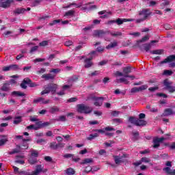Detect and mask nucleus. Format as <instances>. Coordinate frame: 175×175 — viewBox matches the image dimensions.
<instances>
[{
  "label": "nucleus",
  "mask_w": 175,
  "mask_h": 175,
  "mask_svg": "<svg viewBox=\"0 0 175 175\" xmlns=\"http://www.w3.org/2000/svg\"><path fill=\"white\" fill-rule=\"evenodd\" d=\"M132 133L134 139H135V140H139V131H133Z\"/></svg>",
  "instance_id": "864d4df0"
},
{
  "label": "nucleus",
  "mask_w": 175,
  "mask_h": 175,
  "mask_svg": "<svg viewBox=\"0 0 175 175\" xmlns=\"http://www.w3.org/2000/svg\"><path fill=\"white\" fill-rule=\"evenodd\" d=\"M92 162H94V160L92 159H85L81 163V165H85L87 163H92Z\"/></svg>",
  "instance_id": "72a5a7b5"
},
{
  "label": "nucleus",
  "mask_w": 175,
  "mask_h": 175,
  "mask_svg": "<svg viewBox=\"0 0 175 175\" xmlns=\"http://www.w3.org/2000/svg\"><path fill=\"white\" fill-rule=\"evenodd\" d=\"M23 122V117L22 116H16L14 118V120L13 122V124L15 125H18V124Z\"/></svg>",
  "instance_id": "bb28decb"
},
{
  "label": "nucleus",
  "mask_w": 175,
  "mask_h": 175,
  "mask_svg": "<svg viewBox=\"0 0 175 175\" xmlns=\"http://www.w3.org/2000/svg\"><path fill=\"white\" fill-rule=\"evenodd\" d=\"M157 96H160V97H163V98H167V95L163 93H157Z\"/></svg>",
  "instance_id": "338daca9"
},
{
  "label": "nucleus",
  "mask_w": 175,
  "mask_h": 175,
  "mask_svg": "<svg viewBox=\"0 0 175 175\" xmlns=\"http://www.w3.org/2000/svg\"><path fill=\"white\" fill-rule=\"evenodd\" d=\"M163 170H164L167 174L173 175V170H172V169H170L169 167H165Z\"/></svg>",
  "instance_id": "58836bf2"
},
{
  "label": "nucleus",
  "mask_w": 175,
  "mask_h": 175,
  "mask_svg": "<svg viewBox=\"0 0 175 175\" xmlns=\"http://www.w3.org/2000/svg\"><path fill=\"white\" fill-rule=\"evenodd\" d=\"M163 75H164L165 76H172V75H173V71L170 70H165Z\"/></svg>",
  "instance_id": "79ce46f5"
},
{
  "label": "nucleus",
  "mask_w": 175,
  "mask_h": 175,
  "mask_svg": "<svg viewBox=\"0 0 175 175\" xmlns=\"http://www.w3.org/2000/svg\"><path fill=\"white\" fill-rule=\"evenodd\" d=\"M92 99H93V100H95L94 105V106L96 107H100L102 106V105H103V100H105L104 97H96V96H93L92 97Z\"/></svg>",
  "instance_id": "423d86ee"
},
{
  "label": "nucleus",
  "mask_w": 175,
  "mask_h": 175,
  "mask_svg": "<svg viewBox=\"0 0 175 175\" xmlns=\"http://www.w3.org/2000/svg\"><path fill=\"white\" fill-rule=\"evenodd\" d=\"M163 49H158V50H154V51H150V54H153V55H161V54H162L163 53Z\"/></svg>",
  "instance_id": "473e14b6"
},
{
  "label": "nucleus",
  "mask_w": 175,
  "mask_h": 175,
  "mask_svg": "<svg viewBox=\"0 0 175 175\" xmlns=\"http://www.w3.org/2000/svg\"><path fill=\"white\" fill-rule=\"evenodd\" d=\"M61 23V20L59 19H55V20H53L51 23H49V25L51 27H53V25H55V24H58Z\"/></svg>",
  "instance_id": "a18cd8bd"
},
{
  "label": "nucleus",
  "mask_w": 175,
  "mask_h": 175,
  "mask_svg": "<svg viewBox=\"0 0 175 175\" xmlns=\"http://www.w3.org/2000/svg\"><path fill=\"white\" fill-rule=\"evenodd\" d=\"M147 125V121L143 119H137V122H135L136 126H146Z\"/></svg>",
  "instance_id": "a211bd4d"
},
{
  "label": "nucleus",
  "mask_w": 175,
  "mask_h": 175,
  "mask_svg": "<svg viewBox=\"0 0 175 175\" xmlns=\"http://www.w3.org/2000/svg\"><path fill=\"white\" fill-rule=\"evenodd\" d=\"M98 133L90 134L89 137H88V140H92V139H95V137H98Z\"/></svg>",
  "instance_id": "49530a36"
},
{
  "label": "nucleus",
  "mask_w": 175,
  "mask_h": 175,
  "mask_svg": "<svg viewBox=\"0 0 175 175\" xmlns=\"http://www.w3.org/2000/svg\"><path fill=\"white\" fill-rule=\"evenodd\" d=\"M129 122H131V124H133L134 125H136V122L137 121V119H136L135 117L133 116H131L129 119Z\"/></svg>",
  "instance_id": "ea45409f"
},
{
  "label": "nucleus",
  "mask_w": 175,
  "mask_h": 175,
  "mask_svg": "<svg viewBox=\"0 0 175 175\" xmlns=\"http://www.w3.org/2000/svg\"><path fill=\"white\" fill-rule=\"evenodd\" d=\"M29 81H31V79L25 78L21 83V88H23V90H27V84L28 85Z\"/></svg>",
  "instance_id": "6ab92c4d"
},
{
  "label": "nucleus",
  "mask_w": 175,
  "mask_h": 175,
  "mask_svg": "<svg viewBox=\"0 0 175 175\" xmlns=\"http://www.w3.org/2000/svg\"><path fill=\"white\" fill-rule=\"evenodd\" d=\"M167 91H168L170 94H173V92H175V86H172V85L166 89Z\"/></svg>",
  "instance_id": "de8ad7c7"
},
{
  "label": "nucleus",
  "mask_w": 175,
  "mask_h": 175,
  "mask_svg": "<svg viewBox=\"0 0 175 175\" xmlns=\"http://www.w3.org/2000/svg\"><path fill=\"white\" fill-rule=\"evenodd\" d=\"M31 157L38 158V157H39V152H38L36 150H31Z\"/></svg>",
  "instance_id": "f704fd0d"
},
{
  "label": "nucleus",
  "mask_w": 175,
  "mask_h": 175,
  "mask_svg": "<svg viewBox=\"0 0 175 175\" xmlns=\"http://www.w3.org/2000/svg\"><path fill=\"white\" fill-rule=\"evenodd\" d=\"M28 85L31 88H33L35 87H38L39 85L35 82H32V80L30 79V81L28 83Z\"/></svg>",
  "instance_id": "e433bc0d"
},
{
  "label": "nucleus",
  "mask_w": 175,
  "mask_h": 175,
  "mask_svg": "<svg viewBox=\"0 0 175 175\" xmlns=\"http://www.w3.org/2000/svg\"><path fill=\"white\" fill-rule=\"evenodd\" d=\"M38 102L43 103V105H47V103H50V100H45L44 98L42 97H39L38 98L33 100V103H38Z\"/></svg>",
  "instance_id": "aec40b11"
},
{
  "label": "nucleus",
  "mask_w": 175,
  "mask_h": 175,
  "mask_svg": "<svg viewBox=\"0 0 175 175\" xmlns=\"http://www.w3.org/2000/svg\"><path fill=\"white\" fill-rule=\"evenodd\" d=\"M50 148H52V150H57V142H51Z\"/></svg>",
  "instance_id": "09e8293b"
},
{
  "label": "nucleus",
  "mask_w": 175,
  "mask_h": 175,
  "mask_svg": "<svg viewBox=\"0 0 175 175\" xmlns=\"http://www.w3.org/2000/svg\"><path fill=\"white\" fill-rule=\"evenodd\" d=\"M39 122L41 128H44V126H49V125H50V122H44L43 123L42 121H39Z\"/></svg>",
  "instance_id": "c03bdc74"
},
{
  "label": "nucleus",
  "mask_w": 175,
  "mask_h": 175,
  "mask_svg": "<svg viewBox=\"0 0 175 175\" xmlns=\"http://www.w3.org/2000/svg\"><path fill=\"white\" fill-rule=\"evenodd\" d=\"M36 126H34V131H38V129H40L42 126H40V122H36Z\"/></svg>",
  "instance_id": "13d9d810"
},
{
  "label": "nucleus",
  "mask_w": 175,
  "mask_h": 175,
  "mask_svg": "<svg viewBox=\"0 0 175 175\" xmlns=\"http://www.w3.org/2000/svg\"><path fill=\"white\" fill-rule=\"evenodd\" d=\"M157 90H159V87L155 86V87H151L148 88V90L150 91V92H155Z\"/></svg>",
  "instance_id": "4d7b16f0"
},
{
  "label": "nucleus",
  "mask_w": 175,
  "mask_h": 175,
  "mask_svg": "<svg viewBox=\"0 0 175 175\" xmlns=\"http://www.w3.org/2000/svg\"><path fill=\"white\" fill-rule=\"evenodd\" d=\"M75 10H69L65 13L64 17H73V16H75Z\"/></svg>",
  "instance_id": "2f4dec72"
},
{
  "label": "nucleus",
  "mask_w": 175,
  "mask_h": 175,
  "mask_svg": "<svg viewBox=\"0 0 175 175\" xmlns=\"http://www.w3.org/2000/svg\"><path fill=\"white\" fill-rule=\"evenodd\" d=\"M73 157H75V154H70V153H68V154H66L64 155V158H66V159H69V158H73Z\"/></svg>",
  "instance_id": "052dcab7"
},
{
  "label": "nucleus",
  "mask_w": 175,
  "mask_h": 175,
  "mask_svg": "<svg viewBox=\"0 0 175 175\" xmlns=\"http://www.w3.org/2000/svg\"><path fill=\"white\" fill-rule=\"evenodd\" d=\"M40 3V1L39 0H36L34 1L32 4H31V8H35V6H38Z\"/></svg>",
  "instance_id": "e2e57ef3"
},
{
  "label": "nucleus",
  "mask_w": 175,
  "mask_h": 175,
  "mask_svg": "<svg viewBox=\"0 0 175 175\" xmlns=\"http://www.w3.org/2000/svg\"><path fill=\"white\" fill-rule=\"evenodd\" d=\"M17 69H18V66L17 64H11L3 67V72H9V70H16Z\"/></svg>",
  "instance_id": "1a4fd4ad"
},
{
  "label": "nucleus",
  "mask_w": 175,
  "mask_h": 175,
  "mask_svg": "<svg viewBox=\"0 0 175 175\" xmlns=\"http://www.w3.org/2000/svg\"><path fill=\"white\" fill-rule=\"evenodd\" d=\"M92 3H94V2H89L85 3L81 9V10H89V5H92Z\"/></svg>",
  "instance_id": "4c0bfd02"
},
{
  "label": "nucleus",
  "mask_w": 175,
  "mask_h": 175,
  "mask_svg": "<svg viewBox=\"0 0 175 175\" xmlns=\"http://www.w3.org/2000/svg\"><path fill=\"white\" fill-rule=\"evenodd\" d=\"M173 114H174V111H173V109L170 108H167L164 110V112L163 113V117H167Z\"/></svg>",
  "instance_id": "f3484780"
},
{
  "label": "nucleus",
  "mask_w": 175,
  "mask_h": 175,
  "mask_svg": "<svg viewBox=\"0 0 175 175\" xmlns=\"http://www.w3.org/2000/svg\"><path fill=\"white\" fill-rule=\"evenodd\" d=\"M141 163H150L151 166H152V164L151 163V159H150L148 157H142L141 159Z\"/></svg>",
  "instance_id": "c85d7f7f"
},
{
  "label": "nucleus",
  "mask_w": 175,
  "mask_h": 175,
  "mask_svg": "<svg viewBox=\"0 0 175 175\" xmlns=\"http://www.w3.org/2000/svg\"><path fill=\"white\" fill-rule=\"evenodd\" d=\"M65 174L67 175H75L76 173V171L75 170V169L72 168V167H69L67 168L65 171H64Z\"/></svg>",
  "instance_id": "b1692460"
},
{
  "label": "nucleus",
  "mask_w": 175,
  "mask_h": 175,
  "mask_svg": "<svg viewBox=\"0 0 175 175\" xmlns=\"http://www.w3.org/2000/svg\"><path fill=\"white\" fill-rule=\"evenodd\" d=\"M43 167L44 166L42 165H38L36 166V170L33 171L31 172V174L33 175H38L41 173V172H43Z\"/></svg>",
  "instance_id": "ddd939ff"
},
{
  "label": "nucleus",
  "mask_w": 175,
  "mask_h": 175,
  "mask_svg": "<svg viewBox=\"0 0 175 175\" xmlns=\"http://www.w3.org/2000/svg\"><path fill=\"white\" fill-rule=\"evenodd\" d=\"M48 45H49V41L47 40H44L39 43V46H40L41 47H45V46H48Z\"/></svg>",
  "instance_id": "8fccbe9b"
},
{
  "label": "nucleus",
  "mask_w": 175,
  "mask_h": 175,
  "mask_svg": "<svg viewBox=\"0 0 175 175\" xmlns=\"http://www.w3.org/2000/svg\"><path fill=\"white\" fill-rule=\"evenodd\" d=\"M18 174L20 175H33L31 172H27L26 171H20L18 172Z\"/></svg>",
  "instance_id": "6e6d98bb"
},
{
  "label": "nucleus",
  "mask_w": 175,
  "mask_h": 175,
  "mask_svg": "<svg viewBox=\"0 0 175 175\" xmlns=\"http://www.w3.org/2000/svg\"><path fill=\"white\" fill-rule=\"evenodd\" d=\"M90 172H92V167L88 165L85 167V170L83 171V173H90Z\"/></svg>",
  "instance_id": "603ef678"
},
{
  "label": "nucleus",
  "mask_w": 175,
  "mask_h": 175,
  "mask_svg": "<svg viewBox=\"0 0 175 175\" xmlns=\"http://www.w3.org/2000/svg\"><path fill=\"white\" fill-rule=\"evenodd\" d=\"M129 73H132V67L131 66H126L123 68V76L125 77V76H129Z\"/></svg>",
  "instance_id": "412c9836"
},
{
  "label": "nucleus",
  "mask_w": 175,
  "mask_h": 175,
  "mask_svg": "<svg viewBox=\"0 0 175 175\" xmlns=\"http://www.w3.org/2000/svg\"><path fill=\"white\" fill-rule=\"evenodd\" d=\"M175 61V55H170V56L167 57L163 61L161 62V64H167V62H173Z\"/></svg>",
  "instance_id": "4468645a"
},
{
  "label": "nucleus",
  "mask_w": 175,
  "mask_h": 175,
  "mask_svg": "<svg viewBox=\"0 0 175 175\" xmlns=\"http://www.w3.org/2000/svg\"><path fill=\"white\" fill-rule=\"evenodd\" d=\"M152 43H158V40H154L150 41V43H146L143 45L144 50H145V51H146V53L150 51V49H151V47L152 46Z\"/></svg>",
  "instance_id": "9d476101"
},
{
  "label": "nucleus",
  "mask_w": 175,
  "mask_h": 175,
  "mask_svg": "<svg viewBox=\"0 0 175 175\" xmlns=\"http://www.w3.org/2000/svg\"><path fill=\"white\" fill-rule=\"evenodd\" d=\"M148 39H150V37L148 36H145L139 40V42L140 43H143V42H146Z\"/></svg>",
  "instance_id": "0e129e2a"
},
{
  "label": "nucleus",
  "mask_w": 175,
  "mask_h": 175,
  "mask_svg": "<svg viewBox=\"0 0 175 175\" xmlns=\"http://www.w3.org/2000/svg\"><path fill=\"white\" fill-rule=\"evenodd\" d=\"M14 0H4V1L0 2V8H3L6 9V8L10 7L11 3H12Z\"/></svg>",
  "instance_id": "9b49d317"
},
{
  "label": "nucleus",
  "mask_w": 175,
  "mask_h": 175,
  "mask_svg": "<svg viewBox=\"0 0 175 175\" xmlns=\"http://www.w3.org/2000/svg\"><path fill=\"white\" fill-rule=\"evenodd\" d=\"M113 158L114 159V162H115L116 165H120L121 163H124V160H122L121 156L113 155Z\"/></svg>",
  "instance_id": "dca6fc26"
},
{
  "label": "nucleus",
  "mask_w": 175,
  "mask_h": 175,
  "mask_svg": "<svg viewBox=\"0 0 175 175\" xmlns=\"http://www.w3.org/2000/svg\"><path fill=\"white\" fill-rule=\"evenodd\" d=\"M11 95L14 96H25V93H23L20 91H14L11 93Z\"/></svg>",
  "instance_id": "cd10ccee"
},
{
  "label": "nucleus",
  "mask_w": 175,
  "mask_h": 175,
  "mask_svg": "<svg viewBox=\"0 0 175 175\" xmlns=\"http://www.w3.org/2000/svg\"><path fill=\"white\" fill-rule=\"evenodd\" d=\"M139 16H143V17L136 19L135 23H137V24H140V23H143V21L147 20V18L151 16V12H150L148 9H144L139 12Z\"/></svg>",
  "instance_id": "f03ea898"
},
{
  "label": "nucleus",
  "mask_w": 175,
  "mask_h": 175,
  "mask_svg": "<svg viewBox=\"0 0 175 175\" xmlns=\"http://www.w3.org/2000/svg\"><path fill=\"white\" fill-rule=\"evenodd\" d=\"M55 77V75H53L52 74H44L42 76V79H44V80H53Z\"/></svg>",
  "instance_id": "4be33fe9"
},
{
  "label": "nucleus",
  "mask_w": 175,
  "mask_h": 175,
  "mask_svg": "<svg viewBox=\"0 0 175 175\" xmlns=\"http://www.w3.org/2000/svg\"><path fill=\"white\" fill-rule=\"evenodd\" d=\"M77 109L78 113H84L85 114H90V113L92 111V108L84 104L77 105Z\"/></svg>",
  "instance_id": "7ed1b4c3"
},
{
  "label": "nucleus",
  "mask_w": 175,
  "mask_h": 175,
  "mask_svg": "<svg viewBox=\"0 0 175 175\" xmlns=\"http://www.w3.org/2000/svg\"><path fill=\"white\" fill-rule=\"evenodd\" d=\"M120 114V111H113L111 113V115L112 117H118V115Z\"/></svg>",
  "instance_id": "69168bd1"
},
{
  "label": "nucleus",
  "mask_w": 175,
  "mask_h": 175,
  "mask_svg": "<svg viewBox=\"0 0 175 175\" xmlns=\"http://www.w3.org/2000/svg\"><path fill=\"white\" fill-rule=\"evenodd\" d=\"M133 21L132 18H117L116 20H111L108 21V24H117L118 25H122L124 23Z\"/></svg>",
  "instance_id": "20e7f679"
},
{
  "label": "nucleus",
  "mask_w": 175,
  "mask_h": 175,
  "mask_svg": "<svg viewBox=\"0 0 175 175\" xmlns=\"http://www.w3.org/2000/svg\"><path fill=\"white\" fill-rule=\"evenodd\" d=\"M84 64H85L84 66L86 69H88V68H91V66L94 65V63L92 62V57L85 59L84 60Z\"/></svg>",
  "instance_id": "2eb2a0df"
},
{
  "label": "nucleus",
  "mask_w": 175,
  "mask_h": 175,
  "mask_svg": "<svg viewBox=\"0 0 175 175\" xmlns=\"http://www.w3.org/2000/svg\"><path fill=\"white\" fill-rule=\"evenodd\" d=\"M57 90H58V85L55 83H48L43 87V90L41 92V95H46L47 94H52L54 95L57 92Z\"/></svg>",
  "instance_id": "f257e3e1"
},
{
  "label": "nucleus",
  "mask_w": 175,
  "mask_h": 175,
  "mask_svg": "<svg viewBox=\"0 0 175 175\" xmlns=\"http://www.w3.org/2000/svg\"><path fill=\"white\" fill-rule=\"evenodd\" d=\"M109 35H111V36H122V33H121L120 31H116V32L110 31Z\"/></svg>",
  "instance_id": "a19ab883"
},
{
  "label": "nucleus",
  "mask_w": 175,
  "mask_h": 175,
  "mask_svg": "<svg viewBox=\"0 0 175 175\" xmlns=\"http://www.w3.org/2000/svg\"><path fill=\"white\" fill-rule=\"evenodd\" d=\"M24 12H27V10L23 8H16L14 10V14H23Z\"/></svg>",
  "instance_id": "393cba45"
},
{
  "label": "nucleus",
  "mask_w": 175,
  "mask_h": 175,
  "mask_svg": "<svg viewBox=\"0 0 175 175\" xmlns=\"http://www.w3.org/2000/svg\"><path fill=\"white\" fill-rule=\"evenodd\" d=\"M29 121H31V122H39V119L36 118L35 116H30Z\"/></svg>",
  "instance_id": "5fc2aeb1"
},
{
  "label": "nucleus",
  "mask_w": 175,
  "mask_h": 175,
  "mask_svg": "<svg viewBox=\"0 0 175 175\" xmlns=\"http://www.w3.org/2000/svg\"><path fill=\"white\" fill-rule=\"evenodd\" d=\"M77 98H76V97H72V98H69L68 100H67V102H68V103H73V102H77Z\"/></svg>",
  "instance_id": "bf43d9fd"
},
{
  "label": "nucleus",
  "mask_w": 175,
  "mask_h": 175,
  "mask_svg": "<svg viewBox=\"0 0 175 175\" xmlns=\"http://www.w3.org/2000/svg\"><path fill=\"white\" fill-rule=\"evenodd\" d=\"M163 140H165L164 137H161V138H158V137H154L153 139V148H158V147H159V146H161V143H162V142H163Z\"/></svg>",
  "instance_id": "0eeeda50"
},
{
  "label": "nucleus",
  "mask_w": 175,
  "mask_h": 175,
  "mask_svg": "<svg viewBox=\"0 0 175 175\" xmlns=\"http://www.w3.org/2000/svg\"><path fill=\"white\" fill-rule=\"evenodd\" d=\"M7 142H8V139L6 138L0 139V147L5 145Z\"/></svg>",
  "instance_id": "680f3d73"
},
{
  "label": "nucleus",
  "mask_w": 175,
  "mask_h": 175,
  "mask_svg": "<svg viewBox=\"0 0 175 175\" xmlns=\"http://www.w3.org/2000/svg\"><path fill=\"white\" fill-rule=\"evenodd\" d=\"M57 111H59V108L58 107H52L50 109V113L52 114H54V113H56Z\"/></svg>",
  "instance_id": "c9c22d12"
},
{
  "label": "nucleus",
  "mask_w": 175,
  "mask_h": 175,
  "mask_svg": "<svg viewBox=\"0 0 175 175\" xmlns=\"http://www.w3.org/2000/svg\"><path fill=\"white\" fill-rule=\"evenodd\" d=\"M107 35H110V31L96 30L94 31V36H97V38H105Z\"/></svg>",
  "instance_id": "39448f33"
},
{
  "label": "nucleus",
  "mask_w": 175,
  "mask_h": 175,
  "mask_svg": "<svg viewBox=\"0 0 175 175\" xmlns=\"http://www.w3.org/2000/svg\"><path fill=\"white\" fill-rule=\"evenodd\" d=\"M144 90H147V85H142L139 88H137V87L133 88L131 90V94H135V92H140L142 91H144Z\"/></svg>",
  "instance_id": "6e6552de"
},
{
  "label": "nucleus",
  "mask_w": 175,
  "mask_h": 175,
  "mask_svg": "<svg viewBox=\"0 0 175 175\" xmlns=\"http://www.w3.org/2000/svg\"><path fill=\"white\" fill-rule=\"evenodd\" d=\"M165 90H167L172 85V82L169 81V79H165L163 83Z\"/></svg>",
  "instance_id": "7c9ffc66"
},
{
  "label": "nucleus",
  "mask_w": 175,
  "mask_h": 175,
  "mask_svg": "<svg viewBox=\"0 0 175 175\" xmlns=\"http://www.w3.org/2000/svg\"><path fill=\"white\" fill-rule=\"evenodd\" d=\"M118 46V42L113 41V42H111L109 44H108L105 49H107V50H110V49H114V47H117Z\"/></svg>",
  "instance_id": "5701e85b"
},
{
  "label": "nucleus",
  "mask_w": 175,
  "mask_h": 175,
  "mask_svg": "<svg viewBox=\"0 0 175 175\" xmlns=\"http://www.w3.org/2000/svg\"><path fill=\"white\" fill-rule=\"evenodd\" d=\"M0 90L1 91H3L4 92H8V91H10V83H9L8 81H5V83L3 84Z\"/></svg>",
  "instance_id": "f8f14e48"
},
{
  "label": "nucleus",
  "mask_w": 175,
  "mask_h": 175,
  "mask_svg": "<svg viewBox=\"0 0 175 175\" xmlns=\"http://www.w3.org/2000/svg\"><path fill=\"white\" fill-rule=\"evenodd\" d=\"M16 147L18 148H14V149L12 150V151L9 152L10 155H13V154H18V152H21V150H20L21 146H20V145H17Z\"/></svg>",
  "instance_id": "c756f323"
},
{
  "label": "nucleus",
  "mask_w": 175,
  "mask_h": 175,
  "mask_svg": "<svg viewBox=\"0 0 175 175\" xmlns=\"http://www.w3.org/2000/svg\"><path fill=\"white\" fill-rule=\"evenodd\" d=\"M118 83H124V84H129V81H128V79L125 78H120L118 79Z\"/></svg>",
  "instance_id": "37998d69"
},
{
  "label": "nucleus",
  "mask_w": 175,
  "mask_h": 175,
  "mask_svg": "<svg viewBox=\"0 0 175 175\" xmlns=\"http://www.w3.org/2000/svg\"><path fill=\"white\" fill-rule=\"evenodd\" d=\"M168 147L170 150H175V142H172L171 145H169Z\"/></svg>",
  "instance_id": "774afa93"
},
{
  "label": "nucleus",
  "mask_w": 175,
  "mask_h": 175,
  "mask_svg": "<svg viewBox=\"0 0 175 175\" xmlns=\"http://www.w3.org/2000/svg\"><path fill=\"white\" fill-rule=\"evenodd\" d=\"M28 162L29 165H36V163H38V159L31 156L28 159Z\"/></svg>",
  "instance_id": "a878e982"
},
{
  "label": "nucleus",
  "mask_w": 175,
  "mask_h": 175,
  "mask_svg": "<svg viewBox=\"0 0 175 175\" xmlns=\"http://www.w3.org/2000/svg\"><path fill=\"white\" fill-rule=\"evenodd\" d=\"M38 49H39V46H34L31 47L29 51L30 54H32V53H35V51H38Z\"/></svg>",
  "instance_id": "3c124183"
}]
</instances>
